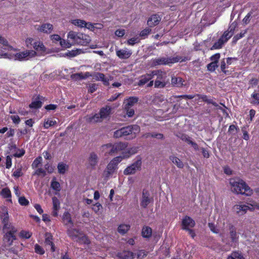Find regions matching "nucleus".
I'll return each instance as SVG.
<instances>
[{"label": "nucleus", "mask_w": 259, "mask_h": 259, "mask_svg": "<svg viewBox=\"0 0 259 259\" xmlns=\"http://www.w3.org/2000/svg\"><path fill=\"white\" fill-rule=\"evenodd\" d=\"M0 218L3 224V241L6 245L11 246L13 242L17 239L16 234L17 229L9 221V214L7 209L5 207L0 211Z\"/></svg>", "instance_id": "1"}, {"label": "nucleus", "mask_w": 259, "mask_h": 259, "mask_svg": "<svg viewBox=\"0 0 259 259\" xmlns=\"http://www.w3.org/2000/svg\"><path fill=\"white\" fill-rule=\"evenodd\" d=\"M229 183L231 186L232 191L236 194L250 196L253 193L252 189L245 182L240 178H231L230 179Z\"/></svg>", "instance_id": "2"}, {"label": "nucleus", "mask_w": 259, "mask_h": 259, "mask_svg": "<svg viewBox=\"0 0 259 259\" xmlns=\"http://www.w3.org/2000/svg\"><path fill=\"white\" fill-rule=\"evenodd\" d=\"M140 131L139 125L135 124L123 127L114 132L113 137L115 138L125 137L127 140L135 138Z\"/></svg>", "instance_id": "3"}, {"label": "nucleus", "mask_w": 259, "mask_h": 259, "mask_svg": "<svg viewBox=\"0 0 259 259\" xmlns=\"http://www.w3.org/2000/svg\"><path fill=\"white\" fill-rule=\"evenodd\" d=\"M123 156H116L113 158L107 164L106 169L103 172V175L106 178H109L118 169V164L124 158H127L131 156L132 153L130 151L123 152Z\"/></svg>", "instance_id": "4"}, {"label": "nucleus", "mask_w": 259, "mask_h": 259, "mask_svg": "<svg viewBox=\"0 0 259 259\" xmlns=\"http://www.w3.org/2000/svg\"><path fill=\"white\" fill-rule=\"evenodd\" d=\"M190 58L188 57H181L177 56L176 57H160L151 60V66H156L159 65H168L171 66L172 64L180 62H185L190 60Z\"/></svg>", "instance_id": "5"}, {"label": "nucleus", "mask_w": 259, "mask_h": 259, "mask_svg": "<svg viewBox=\"0 0 259 259\" xmlns=\"http://www.w3.org/2000/svg\"><path fill=\"white\" fill-rule=\"evenodd\" d=\"M69 41H72L73 45L77 44L81 46L87 45L90 41L89 36L81 33L70 31L67 35Z\"/></svg>", "instance_id": "6"}, {"label": "nucleus", "mask_w": 259, "mask_h": 259, "mask_svg": "<svg viewBox=\"0 0 259 259\" xmlns=\"http://www.w3.org/2000/svg\"><path fill=\"white\" fill-rule=\"evenodd\" d=\"M152 78L156 77L154 83V88L161 89L166 87L168 82L166 72L161 70H156L152 71Z\"/></svg>", "instance_id": "7"}, {"label": "nucleus", "mask_w": 259, "mask_h": 259, "mask_svg": "<svg viewBox=\"0 0 259 259\" xmlns=\"http://www.w3.org/2000/svg\"><path fill=\"white\" fill-rule=\"evenodd\" d=\"M142 158L141 157H137V159L133 163L124 169L123 174L125 175H131L135 174L137 171H140L142 169Z\"/></svg>", "instance_id": "8"}, {"label": "nucleus", "mask_w": 259, "mask_h": 259, "mask_svg": "<svg viewBox=\"0 0 259 259\" xmlns=\"http://www.w3.org/2000/svg\"><path fill=\"white\" fill-rule=\"evenodd\" d=\"M229 230L231 241L230 242L226 239L222 238V242L231 246H232L233 244L236 245V244L238 242L239 240V235L236 232V228L233 225L230 224L229 226Z\"/></svg>", "instance_id": "9"}, {"label": "nucleus", "mask_w": 259, "mask_h": 259, "mask_svg": "<svg viewBox=\"0 0 259 259\" xmlns=\"http://www.w3.org/2000/svg\"><path fill=\"white\" fill-rule=\"evenodd\" d=\"M233 208L238 215L245 214L248 210L250 211H253L254 210V208L253 207L252 203H247L246 205L243 204L242 202H240L238 204L235 205Z\"/></svg>", "instance_id": "10"}, {"label": "nucleus", "mask_w": 259, "mask_h": 259, "mask_svg": "<svg viewBox=\"0 0 259 259\" xmlns=\"http://www.w3.org/2000/svg\"><path fill=\"white\" fill-rule=\"evenodd\" d=\"M153 201V198L150 196L149 191L144 189L142 191V197L140 200V205L142 208H146L148 205Z\"/></svg>", "instance_id": "11"}, {"label": "nucleus", "mask_w": 259, "mask_h": 259, "mask_svg": "<svg viewBox=\"0 0 259 259\" xmlns=\"http://www.w3.org/2000/svg\"><path fill=\"white\" fill-rule=\"evenodd\" d=\"M152 71H151L149 73H146L145 74L141 75L139 77V80L138 82V85L139 86H143L145 85L147 82L148 84L147 85V87H151L153 85L154 81L152 80Z\"/></svg>", "instance_id": "12"}, {"label": "nucleus", "mask_w": 259, "mask_h": 259, "mask_svg": "<svg viewBox=\"0 0 259 259\" xmlns=\"http://www.w3.org/2000/svg\"><path fill=\"white\" fill-rule=\"evenodd\" d=\"M126 147L127 144L124 143H115L114 144H112V148L111 150L107 151L106 152L108 153L109 155H112L124 150Z\"/></svg>", "instance_id": "13"}, {"label": "nucleus", "mask_w": 259, "mask_h": 259, "mask_svg": "<svg viewBox=\"0 0 259 259\" xmlns=\"http://www.w3.org/2000/svg\"><path fill=\"white\" fill-rule=\"evenodd\" d=\"M195 225V222L190 217L186 215L182 221V229L184 230L193 228Z\"/></svg>", "instance_id": "14"}, {"label": "nucleus", "mask_w": 259, "mask_h": 259, "mask_svg": "<svg viewBox=\"0 0 259 259\" xmlns=\"http://www.w3.org/2000/svg\"><path fill=\"white\" fill-rule=\"evenodd\" d=\"M35 28L39 32L45 33H51L53 29V26L50 23H44L42 25H36Z\"/></svg>", "instance_id": "15"}, {"label": "nucleus", "mask_w": 259, "mask_h": 259, "mask_svg": "<svg viewBox=\"0 0 259 259\" xmlns=\"http://www.w3.org/2000/svg\"><path fill=\"white\" fill-rule=\"evenodd\" d=\"M93 77L97 81H102L105 86H108L110 84L109 81L113 79L112 76H110L109 78L106 77L105 75L101 72H95Z\"/></svg>", "instance_id": "16"}, {"label": "nucleus", "mask_w": 259, "mask_h": 259, "mask_svg": "<svg viewBox=\"0 0 259 259\" xmlns=\"http://www.w3.org/2000/svg\"><path fill=\"white\" fill-rule=\"evenodd\" d=\"M161 20V16L157 14H153L148 18L147 24L150 27H153L159 24Z\"/></svg>", "instance_id": "17"}, {"label": "nucleus", "mask_w": 259, "mask_h": 259, "mask_svg": "<svg viewBox=\"0 0 259 259\" xmlns=\"http://www.w3.org/2000/svg\"><path fill=\"white\" fill-rule=\"evenodd\" d=\"M88 161L89 166L93 169L95 168L99 161L98 155L94 152H91L88 158Z\"/></svg>", "instance_id": "18"}, {"label": "nucleus", "mask_w": 259, "mask_h": 259, "mask_svg": "<svg viewBox=\"0 0 259 259\" xmlns=\"http://www.w3.org/2000/svg\"><path fill=\"white\" fill-rule=\"evenodd\" d=\"M33 41V39L30 38L26 40V43L29 42L33 45V48L37 52L44 53L46 51V48L42 42L38 41L34 42L33 44H32Z\"/></svg>", "instance_id": "19"}, {"label": "nucleus", "mask_w": 259, "mask_h": 259, "mask_svg": "<svg viewBox=\"0 0 259 259\" xmlns=\"http://www.w3.org/2000/svg\"><path fill=\"white\" fill-rule=\"evenodd\" d=\"M185 80L181 77L172 76L171 79V85L174 87L182 88L185 86Z\"/></svg>", "instance_id": "20"}, {"label": "nucleus", "mask_w": 259, "mask_h": 259, "mask_svg": "<svg viewBox=\"0 0 259 259\" xmlns=\"http://www.w3.org/2000/svg\"><path fill=\"white\" fill-rule=\"evenodd\" d=\"M116 54L120 59H127L131 56L132 52L131 50L120 49L116 50Z\"/></svg>", "instance_id": "21"}, {"label": "nucleus", "mask_w": 259, "mask_h": 259, "mask_svg": "<svg viewBox=\"0 0 259 259\" xmlns=\"http://www.w3.org/2000/svg\"><path fill=\"white\" fill-rule=\"evenodd\" d=\"M135 254L131 251L123 250L117 253V256L120 259H133Z\"/></svg>", "instance_id": "22"}, {"label": "nucleus", "mask_w": 259, "mask_h": 259, "mask_svg": "<svg viewBox=\"0 0 259 259\" xmlns=\"http://www.w3.org/2000/svg\"><path fill=\"white\" fill-rule=\"evenodd\" d=\"M79 230L73 228H69L67 230L68 236L73 241H75L81 233Z\"/></svg>", "instance_id": "23"}, {"label": "nucleus", "mask_w": 259, "mask_h": 259, "mask_svg": "<svg viewBox=\"0 0 259 259\" xmlns=\"http://www.w3.org/2000/svg\"><path fill=\"white\" fill-rule=\"evenodd\" d=\"M112 108L108 105L101 108L100 110L99 113L103 119L106 118L111 113Z\"/></svg>", "instance_id": "24"}, {"label": "nucleus", "mask_w": 259, "mask_h": 259, "mask_svg": "<svg viewBox=\"0 0 259 259\" xmlns=\"http://www.w3.org/2000/svg\"><path fill=\"white\" fill-rule=\"evenodd\" d=\"M41 98V97L40 95L37 96L36 100L32 101L29 104V107L30 108L37 109L41 108L42 105V102L40 100Z\"/></svg>", "instance_id": "25"}, {"label": "nucleus", "mask_w": 259, "mask_h": 259, "mask_svg": "<svg viewBox=\"0 0 259 259\" xmlns=\"http://www.w3.org/2000/svg\"><path fill=\"white\" fill-rule=\"evenodd\" d=\"M75 241H76L81 244H89L90 243V241L88 237L85 235L82 232Z\"/></svg>", "instance_id": "26"}, {"label": "nucleus", "mask_w": 259, "mask_h": 259, "mask_svg": "<svg viewBox=\"0 0 259 259\" xmlns=\"http://www.w3.org/2000/svg\"><path fill=\"white\" fill-rule=\"evenodd\" d=\"M142 236L145 238H149L152 233V229L148 226H144L142 229Z\"/></svg>", "instance_id": "27"}, {"label": "nucleus", "mask_w": 259, "mask_h": 259, "mask_svg": "<svg viewBox=\"0 0 259 259\" xmlns=\"http://www.w3.org/2000/svg\"><path fill=\"white\" fill-rule=\"evenodd\" d=\"M51 188L56 192H59L61 190L60 184L57 181L56 177H54L51 182Z\"/></svg>", "instance_id": "28"}, {"label": "nucleus", "mask_w": 259, "mask_h": 259, "mask_svg": "<svg viewBox=\"0 0 259 259\" xmlns=\"http://www.w3.org/2000/svg\"><path fill=\"white\" fill-rule=\"evenodd\" d=\"M196 97H198V99H202L203 101L208 104H211L215 107L218 106V104L215 102H214L212 99H208L206 95L198 94H196Z\"/></svg>", "instance_id": "29"}, {"label": "nucleus", "mask_w": 259, "mask_h": 259, "mask_svg": "<svg viewBox=\"0 0 259 259\" xmlns=\"http://www.w3.org/2000/svg\"><path fill=\"white\" fill-rule=\"evenodd\" d=\"M169 159L175 164L178 167L182 168L184 167V164L180 159L174 155H171L169 156Z\"/></svg>", "instance_id": "30"}, {"label": "nucleus", "mask_w": 259, "mask_h": 259, "mask_svg": "<svg viewBox=\"0 0 259 259\" xmlns=\"http://www.w3.org/2000/svg\"><path fill=\"white\" fill-rule=\"evenodd\" d=\"M62 219L66 225L70 224L73 225V223L71 219L70 213L68 211H65L63 215Z\"/></svg>", "instance_id": "31"}, {"label": "nucleus", "mask_w": 259, "mask_h": 259, "mask_svg": "<svg viewBox=\"0 0 259 259\" xmlns=\"http://www.w3.org/2000/svg\"><path fill=\"white\" fill-rule=\"evenodd\" d=\"M68 165L63 162H59L57 165L58 172L63 175L68 169Z\"/></svg>", "instance_id": "32"}, {"label": "nucleus", "mask_w": 259, "mask_h": 259, "mask_svg": "<svg viewBox=\"0 0 259 259\" xmlns=\"http://www.w3.org/2000/svg\"><path fill=\"white\" fill-rule=\"evenodd\" d=\"M227 259H245L243 255L239 251H233Z\"/></svg>", "instance_id": "33"}, {"label": "nucleus", "mask_w": 259, "mask_h": 259, "mask_svg": "<svg viewBox=\"0 0 259 259\" xmlns=\"http://www.w3.org/2000/svg\"><path fill=\"white\" fill-rule=\"evenodd\" d=\"M71 23L80 28H84L85 24H87L86 21L80 19L72 20Z\"/></svg>", "instance_id": "34"}, {"label": "nucleus", "mask_w": 259, "mask_h": 259, "mask_svg": "<svg viewBox=\"0 0 259 259\" xmlns=\"http://www.w3.org/2000/svg\"><path fill=\"white\" fill-rule=\"evenodd\" d=\"M29 55V52L28 51L22 52L17 53L15 55V57L19 61H22V60L25 59Z\"/></svg>", "instance_id": "35"}, {"label": "nucleus", "mask_w": 259, "mask_h": 259, "mask_svg": "<svg viewBox=\"0 0 259 259\" xmlns=\"http://www.w3.org/2000/svg\"><path fill=\"white\" fill-rule=\"evenodd\" d=\"M130 229V226L128 225L122 224L118 226V231L122 234H125Z\"/></svg>", "instance_id": "36"}, {"label": "nucleus", "mask_w": 259, "mask_h": 259, "mask_svg": "<svg viewBox=\"0 0 259 259\" xmlns=\"http://www.w3.org/2000/svg\"><path fill=\"white\" fill-rule=\"evenodd\" d=\"M32 233L25 230H21L19 233V236L21 239H29L32 236Z\"/></svg>", "instance_id": "37"}, {"label": "nucleus", "mask_w": 259, "mask_h": 259, "mask_svg": "<svg viewBox=\"0 0 259 259\" xmlns=\"http://www.w3.org/2000/svg\"><path fill=\"white\" fill-rule=\"evenodd\" d=\"M57 124V121L56 120H53L51 118H48L45 120L44 123V127L45 129H48L51 126H54Z\"/></svg>", "instance_id": "38"}, {"label": "nucleus", "mask_w": 259, "mask_h": 259, "mask_svg": "<svg viewBox=\"0 0 259 259\" xmlns=\"http://www.w3.org/2000/svg\"><path fill=\"white\" fill-rule=\"evenodd\" d=\"M139 100L138 98L136 97H131L127 99V103L125 106L132 107L135 104L137 103Z\"/></svg>", "instance_id": "39"}, {"label": "nucleus", "mask_w": 259, "mask_h": 259, "mask_svg": "<svg viewBox=\"0 0 259 259\" xmlns=\"http://www.w3.org/2000/svg\"><path fill=\"white\" fill-rule=\"evenodd\" d=\"M103 119L100 113H96L94 115L89 118V121L90 122H100Z\"/></svg>", "instance_id": "40"}, {"label": "nucleus", "mask_w": 259, "mask_h": 259, "mask_svg": "<svg viewBox=\"0 0 259 259\" xmlns=\"http://www.w3.org/2000/svg\"><path fill=\"white\" fill-rule=\"evenodd\" d=\"M234 29L231 28L230 31H225L221 38H222L224 42H226L233 35Z\"/></svg>", "instance_id": "41"}, {"label": "nucleus", "mask_w": 259, "mask_h": 259, "mask_svg": "<svg viewBox=\"0 0 259 259\" xmlns=\"http://www.w3.org/2000/svg\"><path fill=\"white\" fill-rule=\"evenodd\" d=\"M42 158L41 156H39L36 157L33 161L31 166L32 168H36L39 166V165L42 163Z\"/></svg>", "instance_id": "42"}, {"label": "nucleus", "mask_w": 259, "mask_h": 259, "mask_svg": "<svg viewBox=\"0 0 259 259\" xmlns=\"http://www.w3.org/2000/svg\"><path fill=\"white\" fill-rule=\"evenodd\" d=\"M176 136L178 138H180L182 141L186 142L187 143L191 139L187 135L181 132L177 134Z\"/></svg>", "instance_id": "43"}, {"label": "nucleus", "mask_w": 259, "mask_h": 259, "mask_svg": "<svg viewBox=\"0 0 259 259\" xmlns=\"http://www.w3.org/2000/svg\"><path fill=\"white\" fill-rule=\"evenodd\" d=\"M224 39L222 38H220L219 39L218 41L215 42L211 48V50L212 49H219L222 47L223 45L224 44Z\"/></svg>", "instance_id": "44"}, {"label": "nucleus", "mask_w": 259, "mask_h": 259, "mask_svg": "<svg viewBox=\"0 0 259 259\" xmlns=\"http://www.w3.org/2000/svg\"><path fill=\"white\" fill-rule=\"evenodd\" d=\"M251 97L253 100L250 103L253 105H259V93L253 92L251 95Z\"/></svg>", "instance_id": "45"}, {"label": "nucleus", "mask_w": 259, "mask_h": 259, "mask_svg": "<svg viewBox=\"0 0 259 259\" xmlns=\"http://www.w3.org/2000/svg\"><path fill=\"white\" fill-rule=\"evenodd\" d=\"M1 194L5 198H9L11 197V191L8 188L3 189L1 191Z\"/></svg>", "instance_id": "46"}, {"label": "nucleus", "mask_w": 259, "mask_h": 259, "mask_svg": "<svg viewBox=\"0 0 259 259\" xmlns=\"http://www.w3.org/2000/svg\"><path fill=\"white\" fill-rule=\"evenodd\" d=\"M45 236H46L45 241V243L47 245H49L53 244V236L52 235V234L49 233H46L45 234Z\"/></svg>", "instance_id": "47"}, {"label": "nucleus", "mask_w": 259, "mask_h": 259, "mask_svg": "<svg viewBox=\"0 0 259 259\" xmlns=\"http://www.w3.org/2000/svg\"><path fill=\"white\" fill-rule=\"evenodd\" d=\"M218 67V64L216 62H212L207 65V69L210 72H213Z\"/></svg>", "instance_id": "48"}, {"label": "nucleus", "mask_w": 259, "mask_h": 259, "mask_svg": "<svg viewBox=\"0 0 259 259\" xmlns=\"http://www.w3.org/2000/svg\"><path fill=\"white\" fill-rule=\"evenodd\" d=\"M246 32L247 31L245 30L243 32H241L240 33L235 35L233 38V42L236 43L239 39L244 36Z\"/></svg>", "instance_id": "49"}, {"label": "nucleus", "mask_w": 259, "mask_h": 259, "mask_svg": "<svg viewBox=\"0 0 259 259\" xmlns=\"http://www.w3.org/2000/svg\"><path fill=\"white\" fill-rule=\"evenodd\" d=\"M34 250L35 253L40 255H42L45 252L44 249L38 244L34 245Z\"/></svg>", "instance_id": "50"}, {"label": "nucleus", "mask_w": 259, "mask_h": 259, "mask_svg": "<svg viewBox=\"0 0 259 259\" xmlns=\"http://www.w3.org/2000/svg\"><path fill=\"white\" fill-rule=\"evenodd\" d=\"M151 31V29L148 27H147L141 31L140 36L143 38H145L150 34Z\"/></svg>", "instance_id": "51"}, {"label": "nucleus", "mask_w": 259, "mask_h": 259, "mask_svg": "<svg viewBox=\"0 0 259 259\" xmlns=\"http://www.w3.org/2000/svg\"><path fill=\"white\" fill-rule=\"evenodd\" d=\"M239 131V128L236 125L234 124H231L230 125L228 132L231 134H236Z\"/></svg>", "instance_id": "52"}, {"label": "nucleus", "mask_w": 259, "mask_h": 259, "mask_svg": "<svg viewBox=\"0 0 259 259\" xmlns=\"http://www.w3.org/2000/svg\"><path fill=\"white\" fill-rule=\"evenodd\" d=\"M45 170H47L48 173L52 174L54 172L55 167L49 162H47L45 165Z\"/></svg>", "instance_id": "53"}, {"label": "nucleus", "mask_w": 259, "mask_h": 259, "mask_svg": "<svg viewBox=\"0 0 259 259\" xmlns=\"http://www.w3.org/2000/svg\"><path fill=\"white\" fill-rule=\"evenodd\" d=\"M52 201L53 205V209H59L60 203L58 199L56 197H54L52 198Z\"/></svg>", "instance_id": "54"}, {"label": "nucleus", "mask_w": 259, "mask_h": 259, "mask_svg": "<svg viewBox=\"0 0 259 259\" xmlns=\"http://www.w3.org/2000/svg\"><path fill=\"white\" fill-rule=\"evenodd\" d=\"M16 153L13 155V157L20 158L22 157L25 153V150L23 149H17Z\"/></svg>", "instance_id": "55"}, {"label": "nucleus", "mask_w": 259, "mask_h": 259, "mask_svg": "<svg viewBox=\"0 0 259 259\" xmlns=\"http://www.w3.org/2000/svg\"><path fill=\"white\" fill-rule=\"evenodd\" d=\"M125 110H126V114L128 117H131L133 116L135 114V111L131 107L125 106Z\"/></svg>", "instance_id": "56"}, {"label": "nucleus", "mask_w": 259, "mask_h": 259, "mask_svg": "<svg viewBox=\"0 0 259 259\" xmlns=\"http://www.w3.org/2000/svg\"><path fill=\"white\" fill-rule=\"evenodd\" d=\"M60 45L62 47L64 48H69L71 47L73 44H72V42H70L69 41H66L64 39H62L60 41Z\"/></svg>", "instance_id": "57"}, {"label": "nucleus", "mask_w": 259, "mask_h": 259, "mask_svg": "<svg viewBox=\"0 0 259 259\" xmlns=\"http://www.w3.org/2000/svg\"><path fill=\"white\" fill-rule=\"evenodd\" d=\"M148 253V252L145 250H140L137 252V257L138 258H143L147 255Z\"/></svg>", "instance_id": "58"}, {"label": "nucleus", "mask_w": 259, "mask_h": 259, "mask_svg": "<svg viewBox=\"0 0 259 259\" xmlns=\"http://www.w3.org/2000/svg\"><path fill=\"white\" fill-rule=\"evenodd\" d=\"M208 226L211 230L213 233L218 234L219 232V230L217 228V226L214 224L212 223H209Z\"/></svg>", "instance_id": "59"}, {"label": "nucleus", "mask_w": 259, "mask_h": 259, "mask_svg": "<svg viewBox=\"0 0 259 259\" xmlns=\"http://www.w3.org/2000/svg\"><path fill=\"white\" fill-rule=\"evenodd\" d=\"M23 175V172L22 171V168H18L16 170H15L12 176L15 177V178H19Z\"/></svg>", "instance_id": "60"}, {"label": "nucleus", "mask_w": 259, "mask_h": 259, "mask_svg": "<svg viewBox=\"0 0 259 259\" xmlns=\"http://www.w3.org/2000/svg\"><path fill=\"white\" fill-rule=\"evenodd\" d=\"M19 202L22 206H27L29 203V201L24 196L19 197Z\"/></svg>", "instance_id": "61"}, {"label": "nucleus", "mask_w": 259, "mask_h": 259, "mask_svg": "<svg viewBox=\"0 0 259 259\" xmlns=\"http://www.w3.org/2000/svg\"><path fill=\"white\" fill-rule=\"evenodd\" d=\"M71 78L74 80H79L82 79V72L81 73H76L72 74L71 76Z\"/></svg>", "instance_id": "62"}, {"label": "nucleus", "mask_w": 259, "mask_h": 259, "mask_svg": "<svg viewBox=\"0 0 259 259\" xmlns=\"http://www.w3.org/2000/svg\"><path fill=\"white\" fill-rule=\"evenodd\" d=\"M102 208V205L100 203L97 202L93 205L92 209L95 213H98Z\"/></svg>", "instance_id": "63"}, {"label": "nucleus", "mask_w": 259, "mask_h": 259, "mask_svg": "<svg viewBox=\"0 0 259 259\" xmlns=\"http://www.w3.org/2000/svg\"><path fill=\"white\" fill-rule=\"evenodd\" d=\"M220 56L221 55L220 53H216L210 57V60L212 62H216V64H218L219 60L220 58Z\"/></svg>", "instance_id": "64"}]
</instances>
